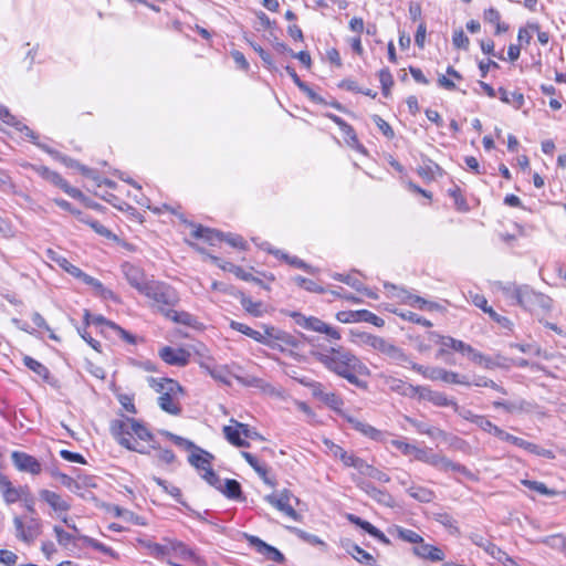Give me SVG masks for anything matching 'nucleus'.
Returning a JSON list of instances; mask_svg holds the SVG:
<instances>
[{
  "label": "nucleus",
  "mask_w": 566,
  "mask_h": 566,
  "mask_svg": "<svg viewBox=\"0 0 566 566\" xmlns=\"http://www.w3.org/2000/svg\"><path fill=\"white\" fill-rule=\"evenodd\" d=\"M360 474H364L366 476H369L374 480H377L382 483H388L390 481L389 475H387L385 472L378 470L377 468L368 464L365 460L361 459L360 462H358L357 469Z\"/></svg>",
  "instance_id": "obj_35"
},
{
  "label": "nucleus",
  "mask_w": 566,
  "mask_h": 566,
  "mask_svg": "<svg viewBox=\"0 0 566 566\" xmlns=\"http://www.w3.org/2000/svg\"><path fill=\"white\" fill-rule=\"evenodd\" d=\"M220 491L228 499L237 501L243 500L241 485L237 480L227 479L224 482L222 481V490Z\"/></svg>",
  "instance_id": "obj_39"
},
{
  "label": "nucleus",
  "mask_w": 566,
  "mask_h": 566,
  "mask_svg": "<svg viewBox=\"0 0 566 566\" xmlns=\"http://www.w3.org/2000/svg\"><path fill=\"white\" fill-rule=\"evenodd\" d=\"M526 402L523 400L520 401H494L493 406L495 408H503L507 412L523 411L525 409Z\"/></svg>",
  "instance_id": "obj_59"
},
{
  "label": "nucleus",
  "mask_w": 566,
  "mask_h": 566,
  "mask_svg": "<svg viewBox=\"0 0 566 566\" xmlns=\"http://www.w3.org/2000/svg\"><path fill=\"white\" fill-rule=\"evenodd\" d=\"M51 475L55 479H59L60 482L62 483V485H64L65 488H67L71 491H75L80 488L78 483L73 478L69 476L67 474L61 473L56 470H51Z\"/></svg>",
  "instance_id": "obj_61"
},
{
  "label": "nucleus",
  "mask_w": 566,
  "mask_h": 566,
  "mask_svg": "<svg viewBox=\"0 0 566 566\" xmlns=\"http://www.w3.org/2000/svg\"><path fill=\"white\" fill-rule=\"evenodd\" d=\"M263 328V338L266 342H261V344L281 350H284L286 347L296 348L298 346L297 339L290 333L275 328L274 326L265 325Z\"/></svg>",
  "instance_id": "obj_7"
},
{
  "label": "nucleus",
  "mask_w": 566,
  "mask_h": 566,
  "mask_svg": "<svg viewBox=\"0 0 566 566\" xmlns=\"http://www.w3.org/2000/svg\"><path fill=\"white\" fill-rule=\"evenodd\" d=\"M144 294L151 301L150 307L166 319L185 326H195L197 318L186 311L175 310L179 303L177 292L163 282L144 284Z\"/></svg>",
  "instance_id": "obj_2"
},
{
  "label": "nucleus",
  "mask_w": 566,
  "mask_h": 566,
  "mask_svg": "<svg viewBox=\"0 0 566 566\" xmlns=\"http://www.w3.org/2000/svg\"><path fill=\"white\" fill-rule=\"evenodd\" d=\"M419 544L420 545L413 548V553L417 556L429 559L431 562H440L444 559V553L440 548L424 544L423 541Z\"/></svg>",
  "instance_id": "obj_29"
},
{
  "label": "nucleus",
  "mask_w": 566,
  "mask_h": 566,
  "mask_svg": "<svg viewBox=\"0 0 566 566\" xmlns=\"http://www.w3.org/2000/svg\"><path fill=\"white\" fill-rule=\"evenodd\" d=\"M163 434L170 439L176 446L181 447L186 450H196V448H198L192 441L180 436H177L175 433H171L169 431H163Z\"/></svg>",
  "instance_id": "obj_60"
},
{
  "label": "nucleus",
  "mask_w": 566,
  "mask_h": 566,
  "mask_svg": "<svg viewBox=\"0 0 566 566\" xmlns=\"http://www.w3.org/2000/svg\"><path fill=\"white\" fill-rule=\"evenodd\" d=\"M315 359L319 361L327 370L346 379L349 384L360 389H367L366 380L360 376H370L369 368L352 352L343 347H331L325 352L313 353Z\"/></svg>",
  "instance_id": "obj_1"
},
{
  "label": "nucleus",
  "mask_w": 566,
  "mask_h": 566,
  "mask_svg": "<svg viewBox=\"0 0 566 566\" xmlns=\"http://www.w3.org/2000/svg\"><path fill=\"white\" fill-rule=\"evenodd\" d=\"M23 363L29 369L35 373L43 380L49 379L50 370L42 363L38 361L36 359L30 356H24Z\"/></svg>",
  "instance_id": "obj_46"
},
{
  "label": "nucleus",
  "mask_w": 566,
  "mask_h": 566,
  "mask_svg": "<svg viewBox=\"0 0 566 566\" xmlns=\"http://www.w3.org/2000/svg\"><path fill=\"white\" fill-rule=\"evenodd\" d=\"M192 235L197 239H202L210 244H214L218 241H227L230 245L239 249L245 248V242L242 237L237 234H223L217 230L206 228L202 226L196 227L192 231Z\"/></svg>",
  "instance_id": "obj_8"
},
{
  "label": "nucleus",
  "mask_w": 566,
  "mask_h": 566,
  "mask_svg": "<svg viewBox=\"0 0 566 566\" xmlns=\"http://www.w3.org/2000/svg\"><path fill=\"white\" fill-rule=\"evenodd\" d=\"M242 427H244V423H241L232 418L230 419V424L223 427L222 432L224 438L232 446L238 448H248L250 444L245 439L242 438Z\"/></svg>",
  "instance_id": "obj_17"
},
{
  "label": "nucleus",
  "mask_w": 566,
  "mask_h": 566,
  "mask_svg": "<svg viewBox=\"0 0 566 566\" xmlns=\"http://www.w3.org/2000/svg\"><path fill=\"white\" fill-rule=\"evenodd\" d=\"M384 286L387 290L388 295L390 297L397 298L401 303L409 304V302L412 298V294L409 293L403 287H399V286H396V285L390 284V283H385Z\"/></svg>",
  "instance_id": "obj_44"
},
{
  "label": "nucleus",
  "mask_w": 566,
  "mask_h": 566,
  "mask_svg": "<svg viewBox=\"0 0 566 566\" xmlns=\"http://www.w3.org/2000/svg\"><path fill=\"white\" fill-rule=\"evenodd\" d=\"M412 457L415 458V460L424 462V463L439 470L443 454L432 452L431 449H422V448L416 447V450H415Z\"/></svg>",
  "instance_id": "obj_30"
},
{
  "label": "nucleus",
  "mask_w": 566,
  "mask_h": 566,
  "mask_svg": "<svg viewBox=\"0 0 566 566\" xmlns=\"http://www.w3.org/2000/svg\"><path fill=\"white\" fill-rule=\"evenodd\" d=\"M158 356L167 365L184 367L189 363L190 353L181 347L163 346L158 350Z\"/></svg>",
  "instance_id": "obj_13"
},
{
  "label": "nucleus",
  "mask_w": 566,
  "mask_h": 566,
  "mask_svg": "<svg viewBox=\"0 0 566 566\" xmlns=\"http://www.w3.org/2000/svg\"><path fill=\"white\" fill-rule=\"evenodd\" d=\"M460 353L462 355H467L473 363L484 366L485 368H491L492 366V360L490 357L476 350L469 344L463 343V348H461Z\"/></svg>",
  "instance_id": "obj_37"
},
{
  "label": "nucleus",
  "mask_w": 566,
  "mask_h": 566,
  "mask_svg": "<svg viewBox=\"0 0 566 566\" xmlns=\"http://www.w3.org/2000/svg\"><path fill=\"white\" fill-rule=\"evenodd\" d=\"M471 541L479 547L483 548L488 554H490L493 558L496 554H500V549L495 544L485 538L482 535L474 534L471 536Z\"/></svg>",
  "instance_id": "obj_47"
},
{
  "label": "nucleus",
  "mask_w": 566,
  "mask_h": 566,
  "mask_svg": "<svg viewBox=\"0 0 566 566\" xmlns=\"http://www.w3.org/2000/svg\"><path fill=\"white\" fill-rule=\"evenodd\" d=\"M359 527L363 528L365 532H367L373 537L382 542L384 544H389V539L386 537V535L381 531H379L377 527H375L373 524H370L369 522L364 520V522L360 524Z\"/></svg>",
  "instance_id": "obj_62"
},
{
  "label": "nucleus",
  "mask_w": 566,
  "mask_h": 566,
  "mask_svg": "<svg viewBox=\"0 0 566 566\" xmlns=\"http://www.w3.org/2000/svg\"><path fill=\"white\" fill-rule=\"evenodd\" d=\"M542 542L554 549L566 551V537L560 534L547 536Z\"/></svg>",
  "instance_id": "obj_58"
},
{
  "label": "nucleus",
  "mask_w": 566,
  "mask_h": 566,
  "mask_svg": "<svg viewBox=\"0 0 566 566\" xmlns=\"http://www.w3.org/2000/svg\"><path fill=\"white\" fill-rule=\"evenodd\" d=\"M358 486L367 493L371 499L376 500L377 502L385 504V505H391L392 499L390 494H388L386 491H382L371 483L368 482H360L358 483Z\"/></svg>",
  "instance_id": "obj_31"
},
{
  "label": "nucleus",
  "mask_w": 566,
  "mask_h": 566,
  "mask_svg": "<svg viewBox=\"0 0 566 566\" xmlns=\"http://www.w3.org/2000/svg\"><path fill=\"white\" fill-rule=\"evenodd\" d=\"M53 201L61 209H63L65 211H69L72 214H74L77 218L78 221H81V222H88V217L85 216L82 211L73 208L72 205L69 201H66L64 199H61V198H55Z\"/></svg>",
  "instance_id": "obj_56"
},
{
  "label": "nucleus",
  "mask_w": 566,
  "mask_h": 566,
  "mask_svg": "<svg viewBox=\"0 0 566 566\" xmlns=\"http://www.w3.org/2000/svg\"><path fill=\"white\" fill-rule=\"evenodd\" d=\"M123 273L127 280V282L135 287L138 292H142V272L140 270L130 264L129 262H124L122 264Z\"/></svg>",
  "instance_id": "obj_34"
},
{
  "label": "nucleus",
  "mask_w": 566,
  "mask_h": 566,
  "mask_svg": "<svg viewBox=\"0 0 566 566\" xmlns=\"http://www.w3.org/2000/svg\"><path fill=\"white\" fill-rule=\"evenodd\" d=\"M188 458L189 463L202 472L210 469L213 455L199 447Z\"/></svg>",
  "instance_id": "obj_28"
},
{
  "label": "nucleus",
  "mask_w": 566,
  "mask_h": 566,
  "mask_svg": "<svg viewBox=\"0 0 566 566\" xmlns=\"http://www.w3.org/2000/svg\"><path fill=\"white\" fill-rule=\"evenodd\" d=\"M385 384L391 391L409 398H416L419 388L395 377H387Z\"/></svg>",
  "instance_id": "obj_23"
},
{
  "label": "nucleus",
  "mask_w": 566,
  "mask_h": 566,
  "mask_svg": "<svg viewBox=\"0 0 566 566\" xmlns=\"http://www.w3.org/2000/svg\"><path fill=\"white\" fill-rule=\"evenodd\" d=\"M49 254L51 255V259L55 261L59 266H61L63 270H65L71 275L78 277L83 275V271L78 269L77 266L73 265L66 258L61 255H55V253L51 250H49Z\"/></svg>",
  "instance_id": "obj_43"
},
{
  "label": "nucleus",
  "mask_w": 566,
  "mask_h": 566,
  "mask_svg": "<svg viewBox=\"0 0 566 566\" xmlns=\"http://www.w3.org/2000/svg\"><path fill=\"white\" fill-rule=\"evenodd\" d=\"M439 470L443 471V472H449V471L457 472V473L462 474L463 476H465L469 480L476 479L475 475L467 467H464L460 463L453 462L444 455L442 457Z\"/></svg>",
  "instance_id": "obj_36"
},
{
  "label": "nucleus",
  "mask_w": 566,
  "mask_h": 566,
  "mask_svg": "<svg viewBox=\"0 0 566 566\" xmlns=\"http://www.w3.org/2000/svg\"><path fill=\"white\" fill-rule=\"evenodd\" d=\"M149 388L157 395L158 407L168 415L179 416L182 411L180 398L185 395L182 386L168 377H147Z\"/></svg>",
  "instance_id": "obj_3"
},
{
  "label": "nucleus",
  "mask_w": 566,
  "mask_h": 566,
  "mask_svg": "<svg viewBox=\"0 0 566 566\" xmlns=\"http://www.w3.org/2000/svg\"><path fill=\"white\" fill-rule=\"evenodd\" d=\"M463 343L460 339L453 338L451 336H446L442 346L437 353L438 358L444 357L446 354H448L449 349H452L454 352L460 353L461 348H463Z\"/></svg>",
  "instance_id": "obj_49"
},
{
  "label": "nucleus",
  "mask_w": 566,
  "mask_h": 566,
  "mask_svg": "<svg viewBox=\"0 0 566 566\" xmlns=\"http://www.w3.org/2000/svg\"><path fill=\"white\" fill-rule=\"evenodd\" d=\"M240 304L244 308V311L251 314L254 317H260L263 315V303L258 301L254 302L251 297L247 296L244 293L239 294Z\"/></svg>",
  "instance_id": "obj_40"
},
{
  "label": "nucleus",
  "mask_w": 566,
  "mask_h": 566,
  "mask_svg": "<svg viewBox=\"0 0 566 566\" xmlns=\"http://www.w3.org/2000/svg\"><path fill=\"white\" fill-rule=\"evenodd\" d=\"M407 493L420 503H430L436 499V494L431 489L415 483L407 488Z\"/></svg>",
  "instance_id": "obj_32"
},
{
  "label": "nucleus",
  "mask_w": 566,
  "mask_h": 566,
  "mask_svg": "<svg viewBox=\"0 0 566 566\" xmlns=\"http://www.w3.org/2000/svg\"><path fill=\"white\" fill-rule=\"evenodd\" d=\"M248 541H249L250 545L256 549L258 553L265 556L268 559L276 562V563L284 562V555L279 549L266 544L259 537L251 535V536H248Z\"/></svg>",
  "instance_id": "obj_18"
},
{
  "label": "nucleus",
  "mask_w": 566,
  "mask_h": 566,
  "mask_svg": "<svg viewBox=\"0 0 566 566\" xmlns=\"http://www.w3.org/2000/svg\"><path fill=\"white\" fill-rule=\"evenodd\" d=\"M270 252L275 254L277 258H281L282 260H284L285 262H287L292 266H295L297 269H302V270L307 271L310 273L313 272V268L311 265H308L307 263H305L303 260L298 259L297 256H291V255L282 252L280 250L270 251Z\"/></svg>",
  "instance_id": "obj_48"
},
{
  "label": "nucleus",
  "mask_w": 566,
  "mask_h": 566,
  "mask_svg": "<svg viewBox=\"0 0 566 566\" xmlns=\"http://www.w3.org/2000/svg\"><path fill=\"white\" fill-rule=\"evenodd\" d=\"M495 286L497 291L502 292V294L507 297L512 298L516 302V304H520V300L522 297V293L524 292V289L526 285H516L515 283H503V282H496Z\"/></svg>",
  "instance_id": "obj_33"
},
{
  "label": "nucleus",
  "mask_w": 566,
  "mask_h": 566,
  "mask_svg": "<svg viewBox=\"0 0 566 566\" xmlns=\"http://www.w3.org/2000/svg\"><path fill=\"white\" fill-rule=\"evenodd\" d=\"M241 455L244 458V460L254 469V471L265 481L268 482V479H266V473H268V469L264 464H261L259 462V460L250 452H245L243 451L241 453Z\"/></svg>",
  "instance_id": "obj_52"
},
{
  "label": "nucleus",
  "mask_w": 566,
  "mask_h": 566,
  "mask_svg": "<svg viewBox=\"0 0 566 566\" xmlns=\"http://www.w3.org/2000/svg\"><path fill=\"white\" fill-rule=\"evenodd\" d=\"M230 271L239 279L243 280V281H247V282H253L260 286H262L263 289H269L266 285L263 284V282L253 276L251 273L244 271L242 268L240 266H237V265H231V269Z\"/></svg>",
  "instance_id": "obj_57"
},
{
  "label": "nucleus",
  "mask_w": 566,
  "mask_h": 566,
  "mask_svg": "<svg viewBox=\"0 0 566 566\" xmlns=\"http://www.w3.org/2000/svg\"><path fill=\"white\" fill-rule=\"evenodd\" d=\"M521 482L530 490L536 491L543 495L554 496L557 493L555 490L548 489L543 482L532 480H522Z\"/></svg>",
  "instance_id": "obj_55"
},
{
  "label": "nucleus",
  "mask_w": 566,
  "mask_h": 566,
  "mask_svg": "<svg viewBox=\"0 0 566 566\" xmlns=\"http://www.w3.org/2000/svg\"><path fill=\"white\" fill-rule=\"evenodd\" d=\"M169 547H170V539L164 538V543H154L150 541H144V551H146L145 554L163 560V562H171L169 559Z\"/></svg>",
  "instance_id": "obj_21"
},
{
  "label": "nucleus",
  "mask_w": 566,
  "mask_h": 566,
  "mask_svg": "<svg viewBox=\"0 0 566 566\" xmlns=\"http://www.w3.org/2000/svg\"><path fill=\"white\" fill-rule=\"evenodd\" d=\"M0 118L6 124L14 126L15 129L21 132L25 137L32 139L33 142L36 139V135L34 134V132L23 123L18 120L13 115H11L8 108H6L4 106H0Z\"/></svg>",
  "instance_id": "obj_27"
},
{
  "label": "nucleus",
  "mask_w": 566,
  "mask_h": 566,
  "mask_svg": "<svg viewBox=\"0 0 566 566\" xmlns=\"http://www.w3.org/2000/svg\"><path fill=\"white\" fill-rule=\"evenodd\" d=\"M314 398L333 409L334 411L342 415L344 412L342 407L344 406V400L340 396L333 391H326L324 389L323 384L314 381L308 385Z\"/></svg>",
  "instance_id": "obj_12"
},
{
  "label": "nucleus",
  "mask_w": 566,
  "mask_h": 566,
  "mask_svg": "<svg viewBox=\"0 0 566 566\" xmlns=\"http://www.w3.org/2000/svg\"><path fill=\"white\" fill-rule=\"evenodd\" d=\"M174 557L182 562L199 564V557L182 542L170 539L169 559Z\"/></svg>",
  "instance_id": "obj_19"
},
{
  "label": "nucleus",
  "mask_w": 566,
  "mask_h": 566,
  "mask_svg": "<svg viewBox=\"0 0 566 566\" xmlns=\"http://www.w3.org/2000/svg\"><path fill=\"white\" fill-rule=\"evenodd\" d=\"M499 93H500V99L503 103H506V104L512 103L516 108L522 107L524 104V96L521 93L513 92V93L509 94L507 91L504 90L503 87L499 88Z\"/></svg>",
  "instance_id": "obj_51"
},
{
  "label": "nucleus",
  "mask_w": 566,
  "mask_h": 566,
  "mask_svg": "<svg viewBox=\"0 0 566 566\" xmlns=\"http://www.w3.org/2000/svg\"><path fill=\"white\" fill-rule=\"evenodd\" d=\"M230 327L237 332H240V333L247 335L248 337L254 339L255 342H258L260 344H261V342H265L263 338V333L255 331L243 323L231 321Z\"/></svg>",
  "instance_id": "obj_42"
},
{
  "label": "nucleus",
  "mask_w": 566,
  "mask_h": 566,
  "mask_svg": "<svg viewBox=\"0 0 566 566\" xmlns=\"http://www.w3.org/2000/svg\"><path fill=\"white\" fill-rule=\"evenodd\" d=\"M84 321L85 323L88 325V324H94V325H108L109 327L120 332L122 334L125 335V337L129 340V342H133V338L130 336H128L122 328H119L118 326H116L114 323L112 322H108L106 321L103 316L101 315H91L90 312L86 310L84 312Z\"/></svg>",
  "instance_id": "obj_45"
},
{
  "label": "nucleus",
  "mask_w": 566,
  "mask_h": 566,
  "mask_svg": "<svg viewBox=\"0 0 566 566\" xmlns=\"http://www.w3.org/2000/svg\"><path fill=\"white\" fill-rule=\"evenodd\" d=\"M518 305L531 312L538 308L549 311L552 307V298L543 293L535 292L526 285Z\"/></svg>",
  "instance_id": "obj_11"
},
{
  "label": "nucleus",
  "mask_w": 566,
  "mask_h": 566,
  "mask_svg": "<svg viewBox=\"0 0 566 566\" xmlns=\"http://www.w3.org/2000/svg\"><path fill=\"white\" fill-rule=\"evenodd\" d=\"M342 547L346 551L347 554L352 555L357 562L361 564L374 565L376 563L375 558L368 552L359 547L357 544L350 542L349 539L342 541Z\"/></svg>",
  "instance_id": "obj_25"
},
{
  "label": "nucleus",
  "mask_w": 566,
  "mask_h": 566,
  "mask_svg": "<svg viewBox=\"0 0 566 566\" xmlns=\"http://www.w3.org/2000/svg\"><path fill=\"white\" fill-rule=\"evenodd\" d=\"M442 381L447 384L471 386L468 377L452 370H443Z\"/></svg>",
  "instance_id": "obj_53"
},
{
  "label": "nucleus",
  "mask_w": 566,
  "mask_h": 566,
  "mask_svg": "<svg viewBox=\"0 0 566 566\" xmlns=\"http://www.w3.org/2000/svg\"><path fill=\"white\" fill-rule=\"evenodd\" d=\"M290 316L298 326L308 331L325 334L329 340H339L342 337L337 328L326 324L318 317L305 316L300 312H292Z\"/></svg>",
  "instance_id": "obj_5"
},
{
  "label": "nucleus",
  "mask_w": 566,
  "mask_h": 566,
  "mask_svg": "<svg viewBox=\"0 0 566 566\" xmlns=\"http://www.w3.org/2000/svg\"><path fill=\"white\" fill-rule=\"evenodd\" d=\"M378 76L384 94L388 95L390 87L394 85V78L390 71L388 69H381Z\"/></svg>",
  "instance_id": "obj_64"
},
{
  "label": "nucleus",
  "mask_w": 566,
  "mask_h": 566,
  "mask_svg": "<svg viewBox=\"0 0 566 566\" xmlns=\"http://www.w3.org/2000/svg\"><path fill=\"white\" fill-rule=\"evenodd\" d=\"M293 281L296 285H298L300 287L304 289L307 292L318 293V294L325 293V289L323 286L318 285L313 280L303 277L301 275H296L293 277Z\"/></svg>",
  "instance_id": "obj_50"
},
{
  "label": "nucleus",
  "mask_w": 566,
  "mask_h": 566,
  "mask_svg": "<svg viewBox=\"0 0 566 566\" xmlns=\"http://www.w3.org/2000/svg\"><path fill=\"white\" fill-rule=\"evenodd\" d=\"M0 492L4 501L12 504L22 499L24 490L14 488L7 476L0 474Z\"/></svg>",
  "instance_id": "obj_26"
},
{
  "label": "nucleus",
  "mask_w": 566,
  "mask_h": 566,
  "mask_svg": "<svg viewBox=\"0 0 566 566\" xmlns=\"http://www.w3.org/2000/svg\"><path fill=\"white\" fill-rule=\"evenodd\" d=\"M265 501L290 518L294 521L301 520V515L294 510L292 504L293 501L298 503V499L295 497L289 490H283L279 494L266 495Z\"/></svg>",
  "instance_id": "obj_10"
},
{
  "label": "nucleus",
  "mask_w": 566,
  "mask_h": 566,
  "mask_svg": "<svg viewBox=\"0 0 566 566\" xmlns=\"http://www.w3.org/2000/svg\"><path fill=\"white\" fill-rule=\"evenodd\" d=\"M452 409L454 410V412L457 415H459L461 418H463L464 420L467 421H470L472 423H476V419L480 418L481 415H475L473 413L472 410L465 408V407H461L458 405L457 401H454L453 406H452Z\"/></svg>",
  "instance_id": "obj_63"
},
{
  "label": "nucleus",
  "mask_w": 566,
  "mask_h": 566,
  "mask_svg": "<svg viewBox=\"0 0 566 566\" xmlns=\"http://www.w3.org/2000/svg\"><path fill=\"white\" fill-rule=\"evenodd\" d=\"M13 524L15 527L17 537L25 543H31L41 533V524L39 520L33 517L29 521L27 527H24V524L19 516L13 518Z\"/></svg>",
  "instance_id": "obj_15"
},
{
  "label": "nucleus",
  "mask_w": 566,
  "mask_h": 566,
  "mask_svg": "<svg viewBox=\"0 0 566 566\" xmlns=\"http://www.w3.org/2000/svg\"><path fill=\"white\" fill-rule=\"evenodd\" d=\"M111 432L115 440L124 448L138 451L142 439V423L134 418L122 416L111 422Z\"/></svg>",
  "instance_id": "obj_4"
},
{
  "label": "nucleus",
  "mask_w": 566,
  "mask_h": 566,
  "mask_svg": "<svg viewBox=\"0 0 566 566\" xmlns=\"http://www.w3.org/2000/svg\"><path fill=\"white\" fill-rule=\"evenodd\" d=\"M324 444L327 447L331 454L335 458H338L346 467H353L357 469L358 462L361 461L360 458L354 455L353 453H348L340 446L328 439L324 440Z\"/></svg>",
  "instance_id": "obj_22"
},
{
  "label": "nucleus",
  "mask_w": 566,
  "mask_h": 566,
  "mask_svg": "<svg viewBox=\"0 0 566 566\" xmlns=\"http://www.w3.org/2000/svg\"><path fill=\"white\" fill-rule=\"evenodd\" d=\"M395 532H396L397 536L405 542L413 543V544H418V543L422 542V537L412 530L396 526Z\"/></svg>",
  "instance_id": "obj_54"
},
{
  "label": "nucleus",
  "mask_w": 566,
  "mask_h": 566,
  "mask_svg": "<svg viewBox=\"0 0 566 566\" xmlns=\"http://www.w3.org/2000/svg\"><path fill=\"white\" fill-rule=\"evenodd\" d=\"M365 343L373 347L374 349L378 350L379 353L386 355L388 358L392 359L397 364H409L411 363V359L403 353V350L392 343L386 340L382 337L374 336V335H367Z\"/></svg>",
  "instance_id": "obj_6"
},
{
  "label": "nucleus",
  "mask_w": 566,
  "mask_h": 566,
  "mask_svg": "<svg viewBox=\"0 0 566 566\" xmlns=\"http://www.w3.org/2000/svg\"><path fill=\"white\" fill-rule=\"evenodd\" d=\"M31 169L43 179L62 189L70 197L74 199L83 198L82 191L75 187L70 186V184L64 178H62L59 172L51 170L50 168L42 165H31Z\"/></svg>",
  "instance_id": "obj_9"
},
{
  "label": "nucleus",
  "mask_w": 566,
  "mask_h": 566,
  "mask_svg": "<svg viewBox=\"0 0 566 566\" xmlns=\"http://www.w3.org/2000/svg\"><path fill=\"white\" fill-rule=\"evenodd\" d=\"M356 431L360 432L365 437H368L373 440L379 441L381 440L382 433L378 429L374 428L369 423L361 421L346 412H342L340 415Z\"/></svg>",
  "instance_id": "obj_20"
},
{
  "label": "nucleus",
  "mask_w": 566,
  "mask_h": 566,
  "mask_svg": "<svg viewBox=\"0 0 566 566\" xmlns=\"http://www.w3.org/2000/svg\"><path fill=\"white\" fill-rule=\"evenodd\" d=\"M408 365H410L412 370L417 371L418 374H420L421 376H423L427 379H430V380H433V381L434 380H441L442 381V376H443L444 368H441V367H427V366L413 363L412 360Z\"/></svg>",
  "instance_id": "obj_38"
},
{
  "label": "nucleus",
  "mask_w": 566,
  "mask_h": 566,
  "mask_svg": "<svg viewBox=\"0 0 566 566\" xmlns=\"http://www.w3.org/2000/svg\"><path fill=\"white\" fill-rule=\"evenodd\" d=\"M11 459L14 467L21 472H27L36 475L40 474L42 471L41 463L34 457L25 452L13 451L11 453Z\"/></svg>",
  "instance_id": "obj_14"
},
{
  "label": "nucleus",
  "mask_w": 566,
  "mask_h": 566,
  "mask_svg": "<svg viewBox=\"0 0 566 566\" xmlns=\"http://www.w3.org/2000/svg\"><path fill=\"white\" fill-rule=\"evenodd\" d=\"M416 397L420 400H427L437 407L452 408L455 401L454 399L449 398L446 394L432 390L428 386H419Z\"/></svg>",
  "instance_id": "obj_16"
},
{
  "label": "nucleus",
  "mask_w": 566,
  "mask_h": 566,
  "mask_svg": "<svg viewBox=\"0 0 566 566\" xmlns=\"http://www.w3.org/2000/svg\"><path fill=\"white\" fill-rule=\"evenodd\" d=\"M40 497L57 513H65L71 509V504L53 491L42 490Z\"/></svg>",
  "instance_id": "obj_24"
},
{
  "label": "nucleus",
  "mask_w": 566,
  "mask_h": 566,
  "mask_svg": "<svg viewBox=\"0 0 566 566\" xmlns=\"http://www.w3.org/2000/svg\"><path fill=\"white\" fill-rule=\"evenodd\" d=\"M409 423L417 429L418 432L427 434L433 439L444 438L446 432L437 427H430L424 422L417 421L415 419H407Z\"/></svg>",
  "instance_id": "obj_41"
}]
</instances>
